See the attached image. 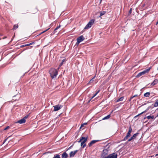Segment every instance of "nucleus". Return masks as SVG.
I'll return each instance as SVG.
<instances>
[{"label":"nucleus","instance_id":"obj_10","mask_svg":"<svg viewBox=\"0 0 158 158\" xmlns=\"http://www.w3.org/2000/svg\"><path fill=\"white\" fill-rule=\"evenodd\" d=\"M99 141V140H92L90 143H89L88 144V146L89 147H90L92 146V145L96 143V142H98Z\"/></svg>","mask_w":158,"mask_h":158},{"label":"nucleus","instance_id":"obj_30","mask_svg":"<svg viewBox=\"0 0 158 158\" xmlns=\"http://www.w3.org/2000/svg\"><path fill=\"white\" fill-rule=\"evenodd\" d=\"M132 8H130L129 12V14L128 15H129L130 14H131L132 13Z\"/></svg>","mask_w":158,"mask_h":158},{"label":"nucleus","instance_id":"obj_25","mask_svg":"<svg viewBox=\"0 0 158 158\" xmlns=\"http://www.w3.org/2000/svg\"><path fill=\"white\" fill-rule=\"evenodd\" d=\"M151 108V106H149L148 108H147V109L144 111L142 112L141 114H143L144 113L146 112L148 110H149L150 108Z\"/></svg>","mask_w":158,"mask_h":158},{"label":"nucleus","instance_id":"obj_39","mask_svg":"<svg viewBox=\"0 0 158 158\" xmlns=\"http://www.w3.org/2000/svg\"><path fill=\"white\" fill-rule=\"evenodd\" d=\"M133 98H131V96L130 97V98L129 99V101L130 102L131 101V99H132Z\"/></svg>","mask_w":158,"mask_h":158},{"label":"nucleus","instance_id":"obj_9","mask_svg":"<svg viewBox=\"0 0 158 158\" xmlns=\"http://www.w3.org/2000/svg\"><path fill=\"white\" fill-rule=\"evenodd\" d=\"M26 121V119H25V118H23L22 119L18 121L15 122V123H19V124H23L25 123Z\"/></svg>","mask_w":158,"mask_h":158},{"label":"nucleus","instance_id":"obj_27","mask_svg":"<svg viewBox=\"0 0 158 158\" xmlns=\"http://www.w3.org/2000/svg\"><path fill=\"white\" fill-rule=\"evenodd\" d=\"M60 27H61V25H59L56 28H55V29L54 30L55 33L56 32V30L58 29L59 28H60Z\"/></svg>","mask_w":158,"mask_h":158},{"label":"nucleus","instance_id":"obj_45","mask_svg":"<svg viewBox=\"0 0 158 158\" xmlns=\"http://www.w3.org/2000/svg\"><path fill=\"white\" fill-rule=\"evenodd\" d=\"M157 117H158V114H157V116L155 118H156Z\"/></svg>","mask_w":158,"mask_h":158},{"label":"nucleus","instance_id":"obj_12","mask_svg":"<svg viewBox=\"0 0 158 158\" xmlns=\"http://www.w3.org/2000/svg\"><path fill=\"white\" fill-rule=\"evenodd\" d=\"M87 139H88V137H86V138H85V139H83L82 142H81V146H82V145L84 144H85V143L86 141L87 140Z\"/></svg>","mask_w":158,"mask_h":158},{"label":"nucleus","instance_id":"obj_4","mask_svg":"<svg viewBox=\"0 0 158 158\" xmlns=\"http://www.w3.org/2000/svg\"><path fill=\"white\" fill-rule=\"evenodd\" d=\"M132 129L131 127L130 126L129 127V131L128 132L126 135L124 137L123 139V141L126 140L131 136V134L132 132Z\"/></svg>","mask_w":158,"mask_h":158},{"label":"nucleus","instance_id":"obj_14","mask_svg":"<svg viewBox=\"0 0 158 158\" xmlns=\"http://www.w3.org/2000/svg\"><path fill=\"white\" fill-rule=\"evenodd\" d=\"M34 43H35L34 42H33L32 43H31L30 44H26L23 45L21 46V47H25V46H29V45H30L33 44Z\"/></svg>","mask_w":158,"mask_h":158},{"label":"nucleus","instance_id":"obj_3","mask_svg":"<svg viewBox=\"0 0 158 158\" xmlns=\"http://www.w3.org/2000/svg\"><path fill=\"white\" fill-rule=\"evenodd\" d=\"M95 21V20L93 19L91 20L85 26L84 28V29H88L91 27L93 25Z\"/></svg>","mask_w":158,"mask_h":158},{"label":"nucleus","instance_id":"obj_40","mask_svg":"<svg viewBox=\"0 0 158 158\" xmlns=\"http://www.w3.org/2000/svg\"><path fill=\"white\" fill-rule=\"evenodd\" d=\"M7 38V37H6V36H5V37H4L3 38V39H5V38Z\"/></svg>","mask_w":158,"mask_h":158},{"label":"nucleus","instance_id":"obj_38","mask_svg":"<svg viewBox=\"0 0 158 158\" xmlns=\"http://www.w3.org/2000/svg\"><path fill=\"white\" fill-rule=\"evenodd\" d=\"M28 117V115H26L25 116L24 118H25V119H26V118H27Z\"/></svg>","mask_w":158,"mask_h":158},{"label":"nucleus","instance_id":"obj_18","mask_svg":"<svg viewBox=\"0 0 158 158\" xmlns=\"http://www.w3.org/2000/svg\"><path fill=\"white\" fill-rule=\"evenodd\" d=\"M149 92H147L144 94V96L145 97H149L150 95Z\"/></svg>","mask_w":158,"mask_h":158},{"label":"nucleus","instance_id":"obj_22","mask_svg":"<svg viewBox=\"0 0 158 158\" xmlns=\"http://www.w3.org/2000/svg\"><path fill=\"white\" fill-rule=\"evenodd\" d=\"M18 27V25L17 24H15L14 25L13 29L14 30L16 29Z\"/></svg>","mask_w":158,"mask_h":158},{"label":"nucleus","instance_id":"obj_11","mask_svg":"<svg viewBox=\"0 0 158 158\" xmlns=\"http://www.w3.org/2000/svg\"><path fill=\"white\" fill-rule=\"evenodd\" d=\"M68 155L66 152H64L62 154L61 158H67Z\"/></svg>","mask_w":158,"mask_h":158},{"label":"nucleus","instance_id":"obj_20","mask_svg":"<svg viewBox=\"0 0 158 158\" xmlns=\"http://www.w3.org/2000/svg\"><path fill=\"white\" fill-rule=\"evenodd\" d=\"M124 98V97H122L120 98H119L116 101V102H118L119 101H122Z\"/></svg>","mask_w":158,"mask_h":158},{"label":"nucleus","instance_id":"obj_6","mask_svg":"<svg viewBox=\"0 0 158 158\" xmlns=\"http://www.w3.org/2000/svg\"><path fill=\"white\" fill-rule=\"evenodd\" d=\"M63 106L61 105H58L53 106L54 111H57L60 110L62 107Z\"/></svg>","mask_w":158,"mask_h":158},{"label":"nucleus","instance_id":"obj_28","mask_svg":"<svg viewBox=\"0 0 158 158\" xmlns=\"http://www.w3.org/2000/svg\"><path fill=\"white\" fill-rule=\"evenodd\" d=\"M85 139V137L83 136H82L81 137V138L80 139V140L78 141V143H80L81 142H82V141Z\"/></svg>","mask_w":158,"mask_h":158},{"label":"nucleus","instance_id":"obj_37","mask_svg":"<svg viewBox=\"0 0 158 158\" xmlns=\"http://www.w3.org/2000/svg\"><path fill=\"white\" fill-rule=\"evenodd\" d=\"M141 114V113H140V114H139L138 115H137L135 117H135H138V116H139V115H141V114Z\"/></svg>","mask_w":158,"mask_h":158},{"label":"nucleus","instance_id":"obj_32","mask_svg":"<svg viewBox=\"0 0 158 158\" xmlns=\"http://www.w3.org/2000/svg\"><path fill=\"white\" fill-rule=\"evenodd\" d=\"M139 96L137 94H135L133 96H131V98H134L138 97Z\"/></svg>","mask_w":158,"mask_h":158},{"label":"nucleus","instance_id":"obj_5","mask_svg":"<svg viewBox=\"0 0 158 158\" xmlns=\"http://www.w3.org/2000/svg\"><path fill=\"white\" fill-rule=\"evenodd\" d=\"M108 151L109 150L108 149H104L102 153L101 158H105V157L107 156H106L108 153Z\"/></svg>","mask_w":158,"mask_h":158},{"label":"nucleus","instance_id":"obj_21","mask_svg":"<svg viewBox=\"0 0 158 158\" xmlns=\"http://www.w3.org/2000/svg\"><path fill=\"white\" fill-rule=\"evenodd\" d=\"M53 158H60L59 154H56L54 155V156Z\"/></svg>","mask_w":158,"mask_h":158},{"label":"nucleus","instance_id":"obj_17","mask_svg":"<svg viewBox=\"0 0 158 158\" xmlns=\"http://www.w3.org/2000/svg\"><path fill=\"white\" fill-rule=\"evenodd\" d=\"M65 61V59H64L62 61V62L60 64L59 67L58 68V69L60 68V67L63 64V63Z\"/></svg>","mask_w":158,"mask_h":158},{"label":"nucleus","instance_id":"obj_34","mask_svg":"<svg viewBox=\"0 0 158 158\" xmlns=\"http://www.w3.org/2000/svg\"><path fill=\"white\" fill-rule=\"evenodd\" d=\"M86 146V145L85 143L82 146H81L82 147V148H84Z\"/></svg>","mask_w":158,"mask_h":158},{"label":"nucleus","instance_id":"obj_29","mask_svg":"<svg viewBox=\"0 0 158 158\" xmlns=\"http://www.w3.org/2000/svg\"><path fill=\"white\" fill-rule=\"evenodd\" d=\"M134 138L132 137H131L129 139H128V141L126 143H128L129 142L131 141L132 140L134 139Z\"/></svg>","mask_w":158,"mask_h":158},{"label":"nucleus","instance_id":"obj_41","mask_svg":"<svg viewBox=\"0 0 158 158\" xmlns=\"http://www.w3.org/2000/svg\"><path fill=\"white\" fill-rule=\"evenodd\" d=\"M6 140H7V139H5V140H4V143H5V142L6 141Z\"/></svg>","mask_w":158,"mask_h":158},{"label":"nucleus","instance_id":"obj_1","mask_svg":"<svg viewBox=\"0 0 158 158\" xmlns=\"http://www.w3.org/2000/svg\"><path fill=\"white\" fill-rule=\"evenodd\" d=\"M49 73L52 79L56 78L58 74L57 71L54 68L51 69L49 71Z\"/></svg>","mask_w":158,"mask_h":158},{"label":"nucleus","instance_id":"obj_49","mask_svg":"<svg viewBox=\"0 0 158 158\" xmlns=\"http://www.w3.org/2000/svg\"><path fill=\"white\" fill-rule=\"evenodd\" d=\"M157 70H158V67L157 68Z\"/></svg>","mask_w":158,"mask_h":158},{"label":"nucleus","instance_id":"obj_31","mask_svg":"<svg viewBox=\"0 0 158 158\" xmlns=\"http://www.w3.org/2000/svg\"><path fill=\"white\" fill-rule=\"evenodd\" d=\"M87 124V123H84V124H82L81 125V127H80V128H81V127H83L84 125H85Z\"/></svg>","mask_w":158,"mask_h":158},{"label":"nucleus","instance_id":"obj_44","mask_svg":"<svg viewBox=\"0 0 158 158\" xmlns=\"http://www.w3.org/2000/svg\"><path fill=\"white\" fill-rule=\"evenodd\" d=\"M156 24H158V21L157 22V23H156Z\"/></svg>","mask_w":158,"mask_h":158},{"label":"nucleus","instance_id":"obj_24","mask_svg":"<svg viewBox=\"0 0 158 158\" xmlns=\"http://www.w3.org/2000/svg\"><path fill=\"white\" fill-rule=\"evenodd\" d=\"M139 134V133H136L134 134L133 135V136L132 137L134 138V139H135V138L136 136H137V135H138Z\"/></svg>","mask_w":158,"mask_h":158},{"label":"nucleus","instance_id":"obj_8","mask_svg":"<svg viewBox=\"0 0 158 158\" xmlns=\"http://www.w3.org/2000/svg\"><path fill=\"white\" fill-rule=\"evenodd\" d=\"M78 151V150H76L74 151H72L69 153V156L70 157H73L77 153Z\"/></svg>","mask_w":158,"mask_h":158},{"label":"nucleus","instance_id":"obj_33","mask_svg":"<svg viewBox=\"0 0 158 158\" xmlns=\"http://www.w3.org/2000/svg\"><path fill=\"white\" fill-rule=\"evenodd\" d=\"M9 128H10V127L9 126H7L4 129V130H6L7 129H8Z\"/></svg>","mask_w":158,"mask_h":158},{"label":"nucleus","instance_id":"obj_35","mask_svg":"<svg viewBox=\"0 0 158 158\" xmlns=\"http://www.w3.org/2000/svg\"><path fill=\"white\" fill-rule=\"evenodd\" d=\"M49 29H50V28H48L47 30H46L44 31H43L41 33L42 34V33H43L45 32L46 31H47Z\"/></svg>","mask_w":158,"mask_h":158},{"label":"nucleus","instance_id":"obj_2","mask_svg":"<svg viewBox=\"0 0 158 158\" xmlns=\"http://www.w3.org/2000/svg\"><path fill=\"white\" fill-rule=\"evenodd\" d=\"M151 69V67H150L148 69H145L143 71L139 73L137 76V77H139L141 75L146 73H148Z\"/></svg>","mask_w":158,"mask_h":158},{"label":"nucleus","instance_id":"obj_46","mask_svg":"<svg viewBox=\"0 0 158 158\" xmlns=\"http://www.w3.org/2000/svg\"><path fill=\"white\" fill-rule=\"evenodd\" d=\"M101 1H102V0H100V3H101Z\"/></svg>","mask_w":158,"mask_h":158},{"label":"nucleus","instance_id":"obj_43","mask_svg":"<svg viewBox=\"0 0 158 158\" xmlns=\"http://www.w3.org/2000/svg\"><path fill=\"white\" fill-rule=\"evenodd\" d=\"M158 156V154H156V156Z\"/></svg>","mask_w":158,"mask_h":158},{"label":"nucleus","instance_id":"obj_16","mask_svg":"<svg viewBox=\"0 0 158 158\" xmlns=\"http://www.w3.org/2000/svg\"><path fill=\"white\" fill-rule=\"evenodd\" d=\"M157 106H158V100L157 99L156 100V102L154 104L152 108H153L154 107H157Z\"/></svg>","mask_w":158,"mask_h":158},{"label":"nucleus","instance_id":"obj_13","mask_svg":"<svg viewBox=\"0 0 158 158\" xmlns=\"http://www.w3.org/2000/svg\"><path fill=\"white\" fill-rule=\"evenodd\" d=\"M158 82V80L157 79H156L154 80L153 81L152 83L151 84V85L152 86H153L156 84H157Z\"/></svg>","mask_w":158,"mask_h":158},{"label":"nucleus","instance_id":"obj_15","mask_svg":"<svg viewBox=\"0 0 158 158\" xmlns=\"http://www.w3.org/2000/svg\"><path fill=\"white\" fill-rule=\"evenodd\" d=\"M110 117V114H109L107 116L105 117L102 118V120H105L109 119Z\"/></svg>","mask_w":158,"mask_h":158},{"label":"nucleus","instance_id":"obj_7","mask_svg":"<svg viewBox=\"0 0 158 158\" xmlns=\"http://www.w3.org/2000/svg\"><path fill=\"white\" fill-rule=\"evenodd\" d=\"M84 39L85 38L83 35L80 36L79 37L77 38V43L78 44H79L81 42L83 41Z\"/></svg>","mask_w":158,"mask_h":158},{"label":"nucleus","instance_id":"obj_19","mask_svg":"<svg viewBox=\"0 0 158 158\" xmlns=\"http://www.w3.org/2000/svg\"><path fill=\"white\" fill-rule=\"evenodd\" d=\"M146 118H147L148 119H149L150 118L154 119H155V118H154V116L153 115H152V116L150 115L146 117Z\"/></svg>","mask_w":158,"mask_h":158},{"label":"nucleus","instance_id":"obj_42","mask_svg":"<svg viewBox=\"0 0 158 158\" xmlns=\"http://www.w3.org/2000/svg\"><path fill=\"white\" fill-rule=\"evenodd\" d=\"M13 40V38H12V39H11V41H10V42H11V41H12V40Z\"/></svg>","mask_w":158,"mask_h":158},{"label":"nucleus","instance_id":"obj_26","mask_svg":"<svg viewBox=\"0 0 158 158\" xmlns=\"http://www.w3.org/2000/svg\"><path fill=\"white\" fill-rule=\"evenodd\" d=\"M106 13V12L105 11H101L100 12V16H101L103 15H104Z\"/></svg>","mask_w":158,"mask_h":158},{"label":"nucleus","instance_id":"obj_36","mask_svg":"<svg viewBox=\"0 0 158 158\" xmlns=\"http://www.w3.org/2000/svg\"><path fill=\"white\" fill-rule=\"evenodd\" d=\"M93 79H94V78H93L91 80H90L89 81V83H92L93 81Z\"/></svg>","mask_w":158,"mask_h":158},{"label":"nucleus","instance_id":"obj_23","mask_svg":"<svg viewBox=\"0 0 158 158\" xmlns=\"http://www.w3.org/2000/svg\"><path fill=\"white\" fill-rule=\"evenodd\" d=\"M100 91V90L99 89L97 91V92H96V93L94 95V96L92 97L91 98V99H92L94 97H95L97 95V94L99 93V92Z\"/></svg>","mask_w":158,"mask_h":158},{"label":"nucleus","instance_id":"obj_47","mask_svg":"<svg viewBox=\"0 0 158 158\" xmlns=\"http://www.w3.org/2000/svg\"><path fill=\"white\" fill-rule=\"evenodd\" d=\"M71 147H69V148H71Z\"/></svg>","mask_w":158,"mask_h":158},{"label":"nucleus","instance_id":"obj_48","mask_svg":"<svg viewBox=\"0 0 158 158\" xmlns=\"http://www.w3.org/2000/svg\"><path fill=\"white\" fill-rule=\"evenodd\" d=\"M71 147H69V148H71Z\"/></svg>","mask_w":158,"mask_h":158}]
</instances>
